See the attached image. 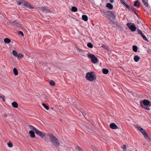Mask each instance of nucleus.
Wrapping results in <instances>:
<instances>
[{
    "label": "nucleus",
    "instance_id": "a878e982",
    "mask_svg": "<svg viewBox=\"0 0 151 151\" xmlns=\"http://www.w3.org/2000/svg\"><path fill=\"white\" fill-rule=\"evenodd\" d=\"M134 6H137V7H139V4L138 1H136L134 4Z\"/></svg>",
    "mask_w": 151,
    "mask_h": 151
},
{
    "label": "nucleus",
    "instance_id": "c03bdc74",
    "mask_svg": "<svg viewBox=\"0 0 151 151\" xmlns=\"http://www.w3.org/2000/svg\"><path fill=\"white\" fill-rule=\"evenodd\" d=\"M81 113H82V114H83V115L84 116H85L86 114H85L84 112L83 111H82Z\"/></svg>",
    "mask_w": 151,
    "mask_h": 151
},
{
    "label": "nucleus",
    "instance_id": "c9c22d12",
    "mask_svg": "<svg viewBox=\"0 0 151 151\" xmlns=\"http://www.w3.org/2000/svg\"><path fill=\"white\" fill-rule=\"evenodd\" d=\"M142 1V2L145 6H148V3L144 0H143Z\"/></svg>",
    "mask_w": 151,
    "mask_h": 151
},
{
    "label": "nucleus",
    "instance_id": "f8f14e48",
    "mask_svg": "<svg viewBox=\"0 0 151 151\" xmlns=\"http://www.w3.org/2000/svg\"><path fill=\"white\" fill-rule=\"evenodd\" d=\"M110 127L112 129H116L118 128V126L114 123H112L109 125Z\"/></svg>",
    "mask_w": 151,
    "mask_h": 151
},
{
    "label": "nucleus",
    "instance_id": "412c9836",
    "mask_svg": "<svg viewBox=\"0 0 151 151\" xmlns=\"http://www.w3.org/2000/svg\"><path fill=\"white\" fill-rule=\"evenodd\" d=\"M102 72L103 73L105 74H106L109 73V70L105 68H104L102 70Z\"/></svg>",
    "mask_w": 151,
    "mask_h": 151
},
{
    "label": "nucleus",
    "instance_id": "f03ea898",
    "mask_svg": "<svg viewBox=\"0 0 151 151\" xmlns=\"http://www.w3.org/2000/svg\"><path fill=\"white\" fill-rule=\"evenodd\" d=\"M28 127H29L30 129L33 130L35 131L37 135L42 138H43V137L45 135V133L38 130L36 128L30 124L28 125Z\"/></svg>",
    "mask_w": 151,
    "mask_h": 151
},
{
    "label": "nucleus",
    "instance_id": "72a5a7b5",
    "mask_svg": "<svg viewBox=\"0 0 151 151\" xmlns=\"http://www.w3.org/2000/svg\"><path fill=\"white\" fill-rule=\"evenodd\" d=\"M138 33L140 34L141 36H142L143 35H144L142 31L139 29H138Z\"/></svg>",
    "mask_w": 151,
    "mask_h": 151
},
{
    "label": "nucleus",
    "instance_id": "4468645a",
    "mask_svg": "<svg viewBox=\"0 0 151 151\" xmlns=\"http://www.w3.org/2000/svg\"><path fill=\"white\" fill-rule=\"evenodd\" d=\"M106 6L110 10H111L113 8V6L110 3H107Z\"/></svg>",
    "mask_w": 151,
    "mask_h": 151
},
{
    "label": "nucleus",
    "instance_id": "79ce46f5",
    "mask_svg": "<svg viewBox=\"0 0 151 151\" xmlns=\"http://www.w3.org/2000/svg\"><path fill=\"white\" fill-rule=\"evenodd\" d=\"M19 34L21 35L22 36H24V34L22 31H19Z\"/></svg>",
    "mask_w": 151,
    "mask_h": 151
},
{
    "label": "nucleus",
    "instance_id": "39448f33",
    "mask_svg": "<svg viewBox=\"0 0 151 151\" xmlns=\"http://www.w3.org/2000/svg\"><path fill=\"white\" fill-rule=\"evenodd\" d=\"M86 77L87 80L90 81H92L96 79L95 73L92 72L87 73Z\"/></svg>",
    "mask_w": 151,
    "mask_h": 151
},
{
    "label": "nucleus",
    "instance_id": "a19ab883",
    "mask_svg": "<svg viewBox=\"0 0 151 151\" xmlns=\"http://www.w3.org/2000/svg\"><path fill=\"white\" fill-rule=\"evenodd\" d=\"M102 47L103 48H104L105 49L108 50V48L107 46H106L105 45H104L102 46Z\"/></svg>",
    "mask_w": 151,
    "mask_h": 151
},
{
    "label": "nucleus",
    "instance_id": "2eb2a0df",
    "mask_svg": "<svg viewBox=\"0 0 151 151\" xmlns=\"http://www.w3.org/2000/svg\"><path fill=\"white\" fill-rule=\"evenodd\" d=\"M29 134H30V136L32 138L35 137V133L32 130H30L29 132Z\"/></svg>",
    "mask_w": 151,
    "mask_h": 151
},
{
    "label": "nucleus",
    "instance_id": "c85d7f7f",
    "mask_svg": "<svg viewBox=\"0 0 151 151\" xmlns=\"http://www.w3.org/2000/svg\"><path fill=\"white\" fill-rule=\"evenodd\" d=\"M77 8L74 6L72 7L71 8V10L73 12H76L77 11Z\"/></svg>",
    "mask_w": 151,
    "mask_h": 151
},
{
    "label": "nucleus",
    "instance_id": "58836bf2",
    "mask_svg": "<svg viewBox=\"0 0 151 151\" xmlns=\"http://www.w3.org/2000/svg\"><path fill=\"white\" fill-rule=\"evenodd\" d=\"M0 97L1 98L3 99V101H5V99H4V96H3L2 95H0Z\"/></svg>",
    "mask_w": 151,
    "mask_h": 151
},
{
    "label": "nucleus",
    "instance_id": "393cba45",
    "mask_svg": "<svg viewBox=\"0 0 151 151\" xmlns=\"http://www.w3.org/2000/svg\"><path fill=\"white\" fill-rule=\"evenodd\" d=\"M133 50L134 52H136L137 51V47L135 45L133 46Z\"/></svg>",
    "mask_w": 151,
    "mask_h": 151
},
{
    "label": "nucleus",
    "instance_id": "37998d69",
    "mask_svg": "<svg viewBox=\"0 0 151 151\" xmlns=\"http://www.w3.org/2000/svg\"><path fill=\"white\" fill-rule=\"evenodd\" d=\"M143 108L145 109H147L148 110H150V109L148 107H145V106H144V107H143Z\"/></svg>",
    "mask_w": 151,
    "mask_h": 151
},
{
    "label": "nucleus",
    "instance_id": "ea45409f",
    "mask_svg": "<svg viewBox=\"0 0 151 151\" xmlns=\"http://www.w3.org/2000/svg\"><path fill=\"white\" fill-rule=\"evenodd\" d=\"M126 147L125 145H124L123 147V150L124 151H125L126 150Z\"/></svg>",
    "mask_w": 151,
    "mask_h": 151
},
{
    "label": "nucleus",
    "instance_id": "ddd939ff",
    "mask_svg": "<svg viewBox=\"0 0 151 151\" xmlns=\"http://www.w3.org/2000/svg\"><path fill=\"white\" fill-rule=\"evenodd\" d=\"M39 10L41 11H43L46 13L48 12L49 10L47 9V8L45 7H42L39 8Z\"/></svg>",
    "mask_w": 151,
    "mask_h": 151
},
{
    "label": "nucleus",
    "instance_id": "a18cd8bd",
    "mask_svg": "<svg viewBox=\"0 0 151 151\" xmlns=\"http://www.w3.org/2000/svg\"><path fill=\"white\" fill-rule=\"evenodd\" d=\"M110 1L111 3H112L114 2V0H110Z\"/></svg>",
    "mask_w": 151,
    "mask_h": 151
},
{
    "label": "nucleus",
    "instance_id": "de8ad7c7",
    "mask_svg": "<svg viewBox=\"0 0 151 151\" xmlns=\"http://www.w3.org/2000/svg\"><path fill=\"white\" fill-rule=\"evenodd\" d=\"M143 0H142V1Z\"/></svg>",
    "mask_w": 151,
    "mask_h": 151
},
{
    "label": "nucleus",
    "instance_id": "bb28decb",
    "mask_svg": "<svg viewBox=\"0 0 151 151\" xmlns=\"http://www.w3.org/2000/svg\"><path fill=\"white\" fill-rule=\"evenodd\" d=\"M75 151H83L82 149L80 147L76 146L75 147Z\"/></svg>",
    "mask_w": 151,
    "mask_h": 151
},
{
    "label": "nucleus",
    "instance_id": "cd10ccee",
    "mask_svg": "<svg viewBox=\"0 0 151 151\" xmlns=\"http://www.w3.org/2000/svg\"><path fill=\"white\" fill-rule=\"evenodd\" d=\"M13 55L15 57H17L18 55V53L15 50H13L12 52Z\"/></svg>",
    "mask_w": 151,
    "mask_h": 151
},
{
    "label": "nucleus",
    "instance_id": "4c0bfd02",
    "mask_svg": "<svg viewBox=\"0 0 151 151\" xmlns=\"http://www.w3.org/2000/svg\"><path fill=\"white\" fill-rule=\"evenodd\" d=\"M142 37L143 39L144 40L146 41H148V39H147V38L145 36V35H143L142 36Z\"/></svg>",
    "mask_w": 151,
    "mask_h": 151
},
{
    "label": "nucleus",
    "instance_id": "9b49d317",
    "mask_svg": "<svg viewBox=\"0 0 151 151\" xmlns=\"http://www.w3.org/2000/svg\"><path fill=\"white\" fill-rule=\"evenodd\" d=\"M140 103L141 107L142 108H143L144 107V106H148L150 104V102L147 99H144L143 100L141 101Z\"/></svg>",
    "mask_w": 151,
    "mask_h": 151
},
{
    "label": "nucleus",
    "instance_id": "423d86ee",
    "mask_svg": "<svg viewBox=\"0 0 151 151\" xmlns=\"http://www.w3.org/2000/svg\"><path fill=\"white\" fill-rule=\"evenodd\" d=\"M17 2V4L18 5L24 6L30 9L33 8L32 6L27 1H18Z\"/></svg>",
    "mask_w": 151,
    "mask_h": 151
},
{
    "label": "nucleus",
    "instance_id": "f257e3e1",
    "mask_svg": "<svg viewBox=\"0 0 151 151\" xmlns=\"http://www.w3.org/2000/svg\"><path fill=\"white\" fill-rule=\"evenodd\" d=\"M28 127H29L30 129L33 130L35 131L37 135L42 138H43V137L45 135V133L38 130L36 128L30 124L28 125Z\"/></svg>",
    "mask_w": 151,
    "mask_h": 151
},
{
    "label": "nucleus",
    "instance_id": "1a4fd4ad",
    "mask_svg": "<svg viewBox=\"0 0 151 151\" xmlns=\"http://www.w3.org/2000/svg\"><path fill=\"white\" fill-rule=\"evenodd\" d=\"M88 58H91V62L93 63H96L98 61L97 58L92 54H88Z\"/></svg>",
    "mask_w": 151,
    "mask_h": 151
},
{
    "label": "nucleus",
    "instance_id": "6e6552de",
    "mask_svg": "<svg viewBox=\"0 0 151 151\" xmlns=\"http://www.w3.org/2000/svg\"><path fill=\"white\" fill-rule=\"evenodd\" d=\"M104 14L105 17H106L108 19L109 17L110 16L113 19H115V16L113 12L111 11H107L106 12H104Z\"/></svg>",
    "mask_w": 151,
    "mask_h": 151
},
{
    "label": "nucleus",
    "instance_id": "dca6fc26",
    "mask_svg": "<svg viewBox=\"0 0 151 151\" xmlns=\"http://www.w3.org/2000/svg\"><path fill=\"white\" fill-rule=\"evenodd\" d=\"M127 8H128V9L131 11L134 12L135 14L136 15H137V13L136 12L134 8L133 7H131L129 6V7H127Z\"/></svg>",
    "mask_w": 151,
    "mask_h": 151
},
{
    "label": "nucleus",
    "instance_id": "a211bd4d",
    "mask_svg": "<svg viewBox=\"0 0 151 151\" xmlns=\"http://www.w3.org/2000/svg\"><path fill=\"white\" fill-rule=\"evenodd\" d=\"M12 105L13 107L17 108L18 106V105L17 103L16 102L14 101L12 103Z\"/></svg>",
    "mask_w": 151,
    "mask_h": 151
},
{
    "label": "nucleus",
    "instance_id": "aec40b11",
    "mask_svg": "<svg viewBox=\"0 0 151 151\" xmlns=\"http://www.w3.org/2000/svg\"><path fill=\"white\" fill-rule=\"evenodd\" d=\"M121 2L122 4L126 7L127 8L129 7V5L127 4L124 1V0H121Z\"/></svg>",
    "mask_w": 151,
    "mask_h": 151
},
{
    "label": "nucleus",
    "instance_id": "49530a36",
    "mask_svg": "<svg viewBox=\"0 0 151 151\" xmlns=\"http://www.w3.org/2000/svg\"><path fill=\"white\" fill-rule=\"evenodd\" d=\"M86 128L87 129V130H88L89 131H91V129L90 128H89L88 127H86Z\"/></svg>",
    "mask_w": 151,
    "mask_h": 151
},
{
    "label": "nucleus",
    "instance_id": "20e7f679",
    "mask_svg": "<svg viewBox=\"0 0 151 151\" xmlns=\"http://www.w3.org/2000/svg\"><path fill=\"white\" fill-rule=\"evenodd\" d=\"M137 128L142 133L144 136L145 138L149 142L151 141V139L148 136L147 134L146 133L145 130L140 126H138L137 127Z\"/></svg>",
    "mask_w": 151,
    "mask_h": 151
},
{
    "label": "nucleus",
    "instance_id": "9d476101",
    "mask_svg": "<svg viewBox=\"0 0 151 151\" xmlns=\"http://www.w3.org/2000/svg\"><path fill=\"white\" fill-rule=\"evenodd\" d=\"M127 25L132 31L134 32L136 30V27L134 23H128L127 24Z\"/></svg>",
    "mask_w": 151,
    "mask_h": 151
},
{
    "label": "nucleus",
    "instance_id": "c756f323",
    "mask_svg": "<svg viewBox=\"0 0 151 151\" xmlns=\"http://www.w3.org/2000/svg\"><path fill=\"white\" fill-rule=\"evenodd\" d=\"M17 57H18V59H19L20 58H23V55H22V54L19 53L18 54Z\"/></svg>",
    "mask_w": 151,
    "mask_h": 151
},
{
    "label": "nucleus",
    "instance_id": "2f4dec72",
    "mask_svg": "<svg viewBox=\"0 0 151 151\" xmlns=\"http://www.w3.org/2000/svg\"><path fill=\"white\" fill-rule=\"evenodd\" d=\"M42 105L47 110L49 109V107L45 104L44 103H42Z\"/></svg>",
    "mask_w": 151,
    "mask_h": 151
},
{
    "label": "nucleus",
    "instance_id": "b1692460",
    "mask_svg": "<svg viewBox=\"0 0 151 151\" xmlns=\"http://www.w3.org/2000/svg\"><path fill=\"white\" fill-rule=\"evenodd\" d=\"M13 72L15 76H17L18 74V72L16 68L13 69Z\"/></svg>",
    "mask_w": 151,
    "mask_h": 151
},
{
    "label": "nucleus",
    "instance_id": "f3484780",
    "mask_svg": "<svg viewBox=\"0 0 151 151\" xmlns=\"http://www.w3.org/2000/svg\"><path fill=\"white\" fill-rule=\"evenodd\" d=\"M82 19L85 21H86L88 20V17L87 15H83L82 17Z\"/></svg>",
    "mask_w": 151,
    "mask_h": 151
},
{
    "label": "nucleus",
    "instance_id": "6ab92c4d",
    "mask_svg": "<svg viewBox=\"0 0 151 151\" xmlns=\"http://www.w3.org/2000/svg\"><path fill=\"white\" fill-rule=\"evenodd\" d=\"M4 42L8 44L11 41L9 38H6L4 40Z\"/></svg>",
    "mask_w": 151,
    "mask_h": 151
},
{
    "label": "nucleus",
    "instance_id": "f704fd0d",
    "mask_svg": "<svg viewBox=\"0 0 151 151\" xmlns=\"http://www.w3.org/2000/svg\"><path fill=\"white\" fill-rule=\"evenodd\" d=\"M50 84L52 86H54L55 85V83L52 81H51L50 82Z\"/></svg>",
    "mask_w": 151,
    "mask_h": 151
},
{
    "label": "nucleus",
    "instance_id": "0eeeda50",
    "mask_svg": "<svg viewBox=\"0 0 151 151\" xmlns=\"http://www.w3.org/2000/svg\"><path fill=\"white\" fill-rule=\"evenodd\" d=\"M104 14L105 17H106L108 19L109 17L110 16L113 19H115V16L113 12L111 11H107L106 12H104Z\"/></svg>",
    "mask_w": 151,
    "mask_h": 151
},
{
    "label": "nucleus",
    "instance_id": "e433bc0d",
    "mask_svg": "<svg viewBox=\"0 0 151 151\" xmlns=\"http://www.w3.org/2000/svg\"><path fill=\"white\" fill-rule=\"evenodd\" d=\"M142 37L143 39L144 40L146 41H148V39H147V38L145 36V35H143L142 36Z\"/></svg>",
    "mask_w": 151,
    "mask_h": 151
},
{
    "label": "nucleus",
    "instance_id": "4be33fe9",
    "mask_svg": "<svg viewBox=\"0 0 151 151\" xmlns=\"http://www.w3.org/2000/svg\"><path fill=\"white\" fill-rule=\"evenodd\" d=\"M140 59V57L138 56H135L134 57V60L136 62H138Z\"/></svg>",
    "mask_w": 151,
    "mask_h": 151
},
{
    "label": "nucleus",
    "instance_id": "7c9ffc66",
    "mask_svg": "<svg viewBox=\"0 0 151 151\" xmlns=\"http://www.w3.org/2000/svg\"><path fill=\"white\" fill-rule=\"evenodd\" d=\"M87 46L90 48H92L93 47V45L91 42H89L88 43Z\"/></svg>",
    "mask_w": 151,
    "mask_h": 151
},
{
    "label": "nucleus",
    "instance_id": "7ed1b4c3",
    "mask_svg": "<svg viewBox=\"0 0 151 151\" xmlns=\"http://www.w3.org/2000/svg\"><path fill=\"white\" fill-rule=\"evenodd\" d=\"M48 136L50 137V140L52 144L55 146L58 147L60 145V143L56 138L53 134H48Z\"/></svg>",
    "mask_w": 151,
    "mask_h": 151
},
{
    "label": "nucleus",
    "instance_id": "473e14b6",
    "mask_svg": "<svg viewBox=\"0 0 151 151\" xmlns=\"http://www.w3.org/2000/svg\"><path fill=\"white\" fill-rule=\"evenodd\" d=\"M8 146L10 147H12L13 145L11 142H9L7 143Z\"/></svg>",
    "mask_w": 151,
    "mask_h": 151
},
{
    "label": "nucleus",
    "instance_id": "5701e85b",
    "mask_svg": "<svg viewBox=\"0 0 151 151\" xmlns=\"http://www.w3.org/2000/svg\"><path fill=\"white\" fill-rule=\"evenodd\" d=\"M12 24L14 25H18L20 24L17 21H14L12 22Z\"/></svg>",
    "mask_w": 151,
    "mask_h": 151
}]
</instances>
